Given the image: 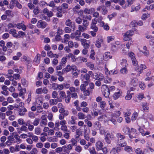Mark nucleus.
Listing matches in <instances>:
<instances>
[{
	"label": "nucleus",
	"instance_id": "a19ab883",
	"mask_svg": "<svg viewBox=\"0 0 154 154\" xmlns=\"http://www.w3.org/2000/svg\"><path fill=\"white\" fill-rule=\"evenodd\" d=\"M40 119L39 118H36L32 122V124L35 126H37L38 125Z\"/></svg>",
	"mask_w": 154,
	"mask_h": 154
},
{
	"label": "nucleus",
	"instance_id": "6e6d98bb",
	"mask_svg": "<svg viewBox=\"0 0 154 154\" xmlns=\"http://www.w3.org/2000/svg\"><path fill=\"white\" fill-rule=\"evenodd\" d=\"M137 98L140 100H142L144 98V95L143 93H140L137 95Z\"/></svg>",
	"mask_w": 154,
	"mask_h": 154
},
{
	"label": "nucleus",
	"instance_id": "680f3d73",
	"mask_svg": "<svg viewBox=\"0 0 154 154\" xmlns=\"http://www.w3.org/2000/svg\"><path fill=\"white\" fill-rule=\"evenodd\" d=\"M90 28L94 32H97L98 30V28L96 25H91Z\"/></svg>",
	"mask_w": 154,
	"mask_h": 154
},
{
	"label": "nucleus",
	"instance_id": "f8f14e48",
	"mask_svg": "<svg viewBox=\"0 0 154 154\" xmlns=\"http://www.w3.org/2000/svg\"><path fill=\"white\" fill-rule=\"evenodd\" d=\"M82 45L84 48H88L90 47L89 44L87 42V40L85 38L81 39L80 40Z\"/></svg>",
	"mask_w": 154,
	"mask_h": 154
},
{
	"label": "nucleus",
	"instance_id": "4c0bfd02",
	"mask_svg": "<svg viewBox=\"0 0 154 154\" xmlns=\"http://www.w3.org/2000/svg\"><path fill=\"white\" fill-rule=\"evenodd\" d=\"M123 132L126 134H129L130 131V128L126 126H124L122 129Z\"/></svg>",
	"mask_w": 154,
	"mask_h": 154
},
{
	"label": "nucleus",
	"instance_id": "6ab92c4d",
	"mask_svg": "<svg viewBox=\"0 0 154 154\" xmlns=\"http://www.w3.org/2000/svg\"><path fill=\"white\" fill-rule=\"evenodd\" d=\"M140 51L143 53L146 56H147L149 54V51L147 50V47L146 46H144L143 48V50L142 51L140 50Z\"/></svg>",
	"mask_w": 154,
	"mask_h": 154
},
{
	"label": "nucleus",
	"instance_id": "9d476101",
	"mask_svg": "<svg viewBox=\"0 0 154 154\" xmlns=\"http://www.w3.org/2000/svg\"><path fill=\"white\" fill-rule=\"evenodd\" d=\"M136 66V70H138V72L139 74H140L141 73L143 72V69H145L147 68V67L146 66V65L145 64H141L140 65V70H139V69L138 67V65Z\"/></svg>",
	"mask_w": 154,
	"mask_h": 154
},
{
	"label": "nucleus",
	"instance_id": "cd10ccee",
	"mask_svg": "<svg viewBox=\"0 0 154 154\" xmlns=\"http://www.w3.org/2000/svg\"><path fill=\"white\" fill-rule=\"evenodd\" d=\"M91 54L89 56V57L93 60H94L95 58L94 56L95 55V53L94 52V50L91 49L90 51Z\"/></svg>",
	"mask_w": 154,
	"mask_h": 154
},
{
	"label": "nucleus",
	"instance_id": "a18cd8bd",
	"mask_svg": "<svg viewBox=\"0 0 154 154\" xmlns=\"http://www.w3.org/2000/svg\"><path fill=\"white\" fill-rule=\"evenodd\" d=\"M59 94L61 98H64L66 96L65 92L63 91H60L59 92Z\"/></svg>",
	"mask_w": 154,
	"mask_h": 154
},
{
	"label": "nucleus",
	"instance_id": "2eb2a0df",
	"mask_svg": "<svg viewBox=\"0 0 154 154\" xmlns=\"http://www.w3.org/2000/svg\"><path fill=\"white\" fill-rule=\"evenodd\" d=\"M57 86V88H54V90L58 89L60 91L63 90L64 89L63 84H57L56 83H53L52 84V87L53 88Z\"/></svg>",
	"mask_w": 154,
	"mask_h": 154
},
{
	"label": "nucleus",
	"instance_id": "7ed1b4c3",
	"mask_svg": "<svg viewBox=\"0 0 154 154\" xmlns=\"http://www.w3.org/2000/svg\"><path fill=\"white\" fill-rule=\"evenodd\" d=\"M96 10L98 11H100L102 14L104 15L106 14L108 12L107 9L104 5L99 6Z\"/></svg>",
	"mask_w": 154,
	"mask_h": 154
},
{
	"label": "nucleus",
	"instance_id": "f03ea898",
	"mask_svg": "<svg viewBox=\"0 0 154 154\" xmlns=\"http://www.w3.org/2000/svg\"><path fill=\"white\" fill-rule=\"evenodd\" d=\"M101 89L104 96L105 97H108L110 94V90L107 86L103 85L101 87Z\"/></svg>",
	"mask_w": 154,
	"mask_h": 154
},
{
	"label": "nucleus",
	"instance_id": "f704fd0d",
	"mask_svg": "<svg viewBox=\"0 0 154 154\" xmlns=\"http://www.w3.org/2000/svg\"><path fill=\"white\" fill-rule=\"evenodd\" d=\"M16 0H11L10 2L9 8H10L12 9H13L14 7V5L15 4V3Z\"/></svg>",
	"mask_w": 154,
	"mask_h": 154
},
{
	"label": "nucleus",
	"instance_id": "13d9d810",
	"mask_svg": "<svg viewBox=\"0 0 154 154\" xmlns=\"http://www.w3.org/2000/svg\"><path fill=\"white\" fill-rule=\"evenodd\" d=\"M75 21L76 23L79 24H80L82 22V19L79 17H77L75 19Z\"/></svg>",
	"mask_w": 154,
	"mask_h": 154
},
{
	"label": "nucleus",
	"instance_id": "f3484780",
	"mask_svg": "<svg viewBox=\"0 0 154 154\" xmlns=\"http://www.w3.org/2000/svg\"><path fill=\"white\" fill-rule=\"evenodd\" d=\"M84 83L82 84L80 86V89L82 91H83L85 90L86 87L88 84V82L87 81H84Z\"/></svg>",
	"mask_w": 154,
	"mask_h": 154
},
{
	"label": "nucleus",
	"instance_id": "ea45409f",
	"mask_svg": "<svg viewBox=\"0 0 154 154\" xmlns=\"http://www.w3.org/2000/svg\"><path fill=\"white\" fill-rule=\"evenodd\" d=\"M14 138L16 140V142L17 144L20 143L22 141V140L20 138V136L18 134H16L14 136Z\"/></svg>",
	"mask_w": 154,
	"mask_h": 154
},
{
	"label": "nucleus",
	"instance_id": "20e7f679",
	"mask_svg": "<svg viewBox=\"0 0 154 154\" xmlns=\"http://www.w3.org/2000/svg\"><path fill=\"white\" fill-rule=\"evenodd\" d=\"M128 56L131 58L133 64L136 66L138 65L137 61L135 58L134 54L132 52H131L128 54Z\"/></svg>",
	"mask_w": 154,
	"mask_h": 154
},
{
	"label": "nucleus",
	"instance_id": "9b49d317",
	"mask_svg": "<svg viewBox=\"0 0 154 154\" xmlns=\"http://www.w3.org/2000/svg\"><path fill=\"white\" fill-rule=\"evenodd\" d=\"M103 146V143L100 141H98L96 143V148L97 151L101 150Z\"/></svg>",
	"mask_w": 154,
	"mask_h": 154
},
{
	"label": "nucleus",
	"instance_id": "de8ad7c7",
	"mask_svg": "<svg viewBox=\"0 0 154 154\" xmlns=\"http://www.w3.org/2000/svg\"><path fill=\"white\" fill-rule=\"evenodd\" d=\"M138 116V114L137 112H134L133 114L131 117V120L132 121H135L137 119Z\"/></svg>",
	"mask_w": 154,
	"mask_h": 154
},
{
	"label": "nucleus",
	"instance_id": "423d86ee",
	"mask_svg": "<svg viewBox=\"0 0 154 154\" xmlns=\"http://www.w3.org/2000/svg\"><path fill=\"white\" fill-rule=\"evenodd\" d=\"M134 34V32L132 31H128L124 34L123 39L125 41H127L129 40L130 36H132Z\"/></svg>",
	"mask_w": 154,
	"mask_h": 154
},
{
	"label": "nucleus",
	"instance_id": "49530a36",
	"mask_svg": "<svg viewBox=\"0 0 154 154\" xmlns=\"http://www.w3.org/2000/svg\"><path fill=\"white\" fill-rule=\"evenodd\" d=\"M125 146V147L124 149L125 151L128 152H130L131 151H133V149L131 146Z\"/></svg>",
	"mask_w": 154,
	"mask_h": 154
},
{
	"label": "nucleus",
	"instance_id": "f257e3e1",
	"mask_svg": "<svg viewBox=\"0 0 154 154\" xmlns=\"http://www.w3.org/2000/svg\"><path fill=\"white\" fill-rule=\"evenodd\" d=\"M116 136L118 138L117 141V146L118 147H123L126 145V143L124 141V139L125 138V137L124 135H122L120 133H118L116 134Z\"/></svg>",
	"mask_w": 154,
	"mask_h": 154
},
{
	"label": "nucleus",
	"instance_id": "c03bdc74",
	"mask_svg": "<svg viewBox=\"0 0 154 154\" xmlns=\"http://www.w3.org/2000/svg\"><path fill=\"white\" fill-rule=\"evenodd\" d=\"M121 114L120 112L119 111H116L115 113L112 115V117H119Z\"/></svg>",
	"mask_w": 154,
	"mask_h": 154
},
{
	"label": "nucleus",
	"instance_id": "aec40b11",
	"mask_svg": "<svg viewBox=\"0 0 154 154\" xmlns=\"http://www.w3.org/2000/svg\"><path fill=\"white\" fill-rule=\"evenodd\" d=\"M9 33L12 34L14 37L16 38H19V35H18V34L16 33V30L15 29H10L9 31Z\"/></svg>",
	"mask_w": 154,
	"mask_h": 154
},
{
	"label": "nucleus",
	"instance_id": "bf43d9fd",
	"mask_svg": "<svg viewBox=\"0 0 154 154\" xmlns=\"http://www.w3.org/2000/svg\"><path fill=\"white\" fill-rule=\"evenodd\" d=\"M127 69L125 67H124V68H122L120 70V72L122 74H126L127 73Z\"/></svg>",
	"mask_w": 154,
	"mask_h": 154
},
{
	"label": "nucleus",
	"instance_id": "052dcab7",
	"mask_svg": "<svg viewBox=\"0 0 154 154\" xmlns=\"http://www.w3.org/2000/svg\"><path fill=\"white\" fill-rule=\"evenodd\" d=\"M64 30L66 33H70L71 32L72 29L69 27H66L64 28Z\"/></svg>",
	"mask_w": 154,
	"mask_h": 154
},
{
	"label": "nucleus",
	"instance_id": "58836bf2",
	"mask_svg": "<svg viewBox=\"0 0 154 154\" xmlns=\"http://www.w3.org/2000/svg\"><path fill=\"white\" fill-rule=\"evenodd\" d=\"M87 29L86 27L82 25H79L78 26V29L82 32L86 30Z\"/></svg>",
	"mask_w": 154,
	"mask_h": 154
},
{
	"label": "nucleus",
	"instance_id": "e2e57ef3",
	"mask_svg": "<svg viewBox=\"0 0 154 154\" xmlns=\"http://www.w3.org/2000/svg\"><path fill=\"white\" fill-rule=\"evenodd\" d=\"M78 59L81 61L86 63L87 61V59L85 57H80L78 58Z\"/></svg>",
	"mask_w": 154,
	"mask_h": 154
},
{
	"label": "nucleus",
	"instance_id": "393cba45",
	"mask_svg": "<svg viewBox=\"0 0 154 154\" xmlns=\"http://www.w3.org/2000/svg\"><path fill=\"white\" fill-rule=\"evenodd\" d=\"M59 7H57V12L56 13V16L58 17H61L63 16V14L61 12V8L59 9Z\"/></svg>",
	"mask_w": 154,
	"mask_h": 154
},
{
	"label": "nucleus",
	"instance_id": "37998d69",
	"mask_svg": "<svg viewBox=\"0 0 154 154\" xmlns=\"http://www.w3.org/2000/svg\"><path fill=\"white\" fill-rule=\"evenodd\" d=\"M38 151L36 148H32V150L29 152L28 154H37Z\"/></svg>",
	"mask_w": 154,
	"mask_h": 154
},
{
	"label": "nucleus",
	"instance_id": "bb28decb",
	"mask_svg": "<svg viewBox=\"0 0 154 154\" xmlns=\"http://www.w3.org/2000/svg\"><path fill=\"white\" fill-rule=\"evenodd\" d=\"M75 151L78 153H80L82 150V148L80 145L76 146L75 148Z\"/></svg>",
	"mask_w": 154,
	"mask_h": 154
},
{
	"label": "nucleus",
	"instance_id": "1a4fd4ad",
	"mask_svg": "<svg viewBox=\"0 0 154 154\" xmlns=\"http://www.w3.org/2000/svg\"><path fill=\"white\" fill-rule=\"evenodd\" d=\"M122 93V92L121 90H118L117 91H116L113 95V97L114 100H116L119 98Z\"/></svg>",
	"mask_w": 154,
	"mask_h": 154
},
{
	"label": "nucleus",
	"instance_id": "2f4dec72",
	"mask_svg": "<svg viewBox=\"0 0 154 154\" xmlns=\"http://www.w3.org/2000/svg\"><path fill=\"white\" fill-rule=\"evenodd\" d=\"M22 54L20 52H18L17 53V55L13 56L12 59L14 60H18L19 59V57Z\"/></svg>",
	"mask_w": 154,
	"mask_h": 154
},
{
	"label": "nucleus",
	"instance_id": "72a5a7b5",
	"mask_svg": "<svg viewBox=\"0 0 154 154\" xmlns=\"http://www.w3.org/2000/svg\"><path fill=\"white\" fill-rule=\"evenodd\" d=\"M42 132V129L41 128L39 127L36 128L35 129V134L37 135H39Z\"/></svg>",
	"mask_w": 154,
	"mask_h": 154
},
{
	"label": "nucleus",
	"instance_id": "4d7b16f0",
	"mask_svg": "<svg viewBox=\"0 0 154 154\" xmlns=\"http://www.w3.org/2000/svg\"><path fill=\"white\" fill-rule=\"evenodd\" d=\"M100 108L103 109L106 106V103L105 101H103L100 102Z\"/></svg>",
	"mask_w": 154,
	"mask_h": 154
},
{
	"label": "nucleus",
	"instance_id": "5701e85b",
	"mask_svg": "<svg viewBox=\"0 0 154 154\" xmlns=\"http://www.w3.org/2000/svg\"><path fill=\"white\" fill-rule=\"evenodd\" d=\"M86 66L88 67L91 70H93L95 69L94 68V64L91 62H88L85 64Z\"/></svg>",
	"mask_w": 154,
	"mask_h": 154
},
{
	"label": "nucleus",
	"instance_id": "79ce46f5",
	"mask_svg": "<svg viewBox=\"0 0 154 154\" xmlns=\"http://www.w3.org/2000/svg\"><path fill=\"white\" fill-rule=\"evenodd\" d=\"M40 55L39 54H37L36 56L35 57L34 61L38 64L40 63Z\"/></svg>",
	"mask_w": 154,
	"mask_h": 154
},
{
	"label": "nucleus",
	"instance_id": "b1692460",
	"mask_svg": "<svg viewBox=\"0 0 154 154\" xmlns=\"http://www.w3.org/2000/svg\"><path fill=\"white\" fill-rule=\"evenodd\" d=\"M1 125L4 128H6L8 126L7 120L5 119L2 121L1 122Z\"/></svg>",
	"mask_w": 154,
	"mask_h": 154
},
{
	"label": "nucleus",
	"instance_id": "603ef678",
	"mask_svg": "<svg viewBox=\"0 0 154 154\" xmlns=\"http://www.w3.org/2000/svg\"><path fill=\"white\" fill-rule=\"evenodd\" d=\"M62 149L65 152V153H66L68 154L70 152V151L68 150L66 145L63 146L62 147Z\"/></svg>",
	"mask_w": 154,
	"mask_h": 154
},
{
	"label": "nucleus",
	"instance_id": "69168bd1",
	"mask_svg": "<svg viewBox=\"0 0 154 154\" xmlns=\"http://www.w3.org/2000/svg\"><path fill=\"white\" fill-rule=\"evenodd\" d=\"M70 141L72 143L71 144L73 145V146H76L77 145V141L74 138H72L71 140Z\"/></svg>",
	"mask_w": 154,
	"mask_h": 154
},
{
	"label": "nucleus",
	"instance_id": "a878e982",
	"mask_svg": "<svg viewBox=\"0 0 154 154\" xmlns=\"http://www.w3.org/2000/svg\"><path fill=\"white\" fill-rule=\"evenodd\" d=\"M130 91L128 90L127 91V95L125 96V99L127 100H129L132 98L133 94L130 93Z\"/></svg>",
	"mask_w": 154,
	"mask_h": 154
},
{
	"label": "nucleus",
	"instance_id": "412c9836",
	"mask_svg": "<svg viewBox=\"0 0 154 154\" xmlns=\"http://www.w3.org/2000/svg\"><path fill=\"white\" fill-rule=\"evenodd\" d=\"M17 27L19 29H22L23 30H25L26 29V26L22 23H19L17 24Z\"/></svg>",
	"mask_w": 154,
	"mask_h": 154
},
{
	"label": "nucleus",
	"instance_id": "a211bd4d",
	"mask_svg": "<svg viewBox=\"0 0 154 154\" xmlns=\"http://www.w3.org/2000/svg\"><path fill=\"white\" fill-rule=\"evenodd\" d=\"M131 84L132 85L135 87L137 85L138 83L137 79L134 78H131Z\"/></svg>",
	"mask_w": 154,
	"mask_h": 154
},
{
	"label": "nucleus",
	"instance_id": "864d4df0",
	"mask_svg": "<svg viewBox=\"0 0 154 154\" xmlns=\"http://www.w3.org/2000/svg\"><path fill=\"white\" fill-rule=\"evenodd\" d=\"M89 22L86 20H83L82 25L85 26L87 28V27L89 25Z\"/></svg>",
	"mask_w": 154,
	"mask_h": 154
},
{
	"label": "nucleus",
	"instance_id": "774afa93",
	"mask_svg": "<svg viewBox=\"0 0 154 154\" xmlns=\"http://www.w3.org/2000/svg\"><path fill=\"white\" fill-rule=\"evenodd\" d=\"M118 152V149L116 150L115 148H113L110 152V154H116Z\"/></svg>",
	"mask_w": 154,
	"mask_h": 154
},
{
	"label": "nucleus",
	"instance_id": "3c124183",
	"mask_svg": "<svg viewBox=\"0 0 154 154\" xmlns=\"http://www.w3.org/2000/svg\"><path fill=\"white\" fill-rule=\"evenodd\" d=\"M121 65L123 66L126 67L128 65L127 60L125 59H123L121 63Z\"/></svg>",
	"mask_w": 154,
	"mask_h": 154
},
{
	"label": "nucleus",
	"instance_id": "4be33fe9",
	"mask_svg": "<svg viewBox=\"0 0 154 154\" xmlns=\"http://www.w3.org/2000/svg\"><path fill=\"white\" fill-rule=\"evenodd\" d=\"M103 57L105 59L108 60L111 59L112 57V56L111 55L110 52H106L104 53L103 55Z\"/></svg>",
	"mask_w": 154,
	"mask_h": 154
},
{
	"label": "nucleus",
	"instance_id": "4468645a",
	"mask_svg": "<svg viewBox=\"0 0 154 154\" xmlns=\"http://www.w3.org/2000/svg\"><path fill=\"white\" fill-rule=\"evenodd\" d=\"M95 11V9L94 8H91L90 9L85 8L84 10V12L86 14H92Z\"/></svg>",
	"mask_w": 154,
	"mask_h": 154
},
{
	"label": "nucleus",
	"instance_id": "338daca9",
	"mask_svg": "<svg viewBox=\"0 0 154 154\" xmlns=\"http://www.w3.org/2000/svg\"><path fill=\"white\" fill-rule=\"evenodd\" d=\"M135 152L137 154H144V152L140 148H137L136 149Z\"/></svg>",
	"mask_w": 154,
	"mask_h": 154
},
{
	"label": "nucleus",
	"instance_id": "c9c22d12",
	"mask_svg": "<svg viewBox=\"0 0 154 154\" xmlns=\"http://www.w3.org/2000/svg\"><path fill=\"white\" fill-rule=\"evenodd\" d=\"M5 14L8 17H13L14 14L12 13V11L10 10H7L5 11Z\"/></svg>",
	"mask_w": 154,
	"mask_h": 154
},
{
	"label": "nucleus",
	"instance_id": "39448f33",
	"mask_svg": "<svg viewBox=\"0 0 154 154\" xmlns=\"http://www.w3.org/2000/svg\"><path fill=\"white\" fill-rule=\"evenodd\" d=\"M77 69L76 66L74 65H72L71 66L69 65H68L65 68L63 69V72H68L72 70H76Z\"/></svg>",
	"mask_w": 154,
	"mask_h": 154
},
{
	"label": "nucleus",
	"instance_id": "e433bc0d",
	"mask_svg": "<svg viewBox=\"0 0 154 154\" xmlns=\"http://www.w3.org/2000/svg\"><path fill=\"white\" fill-rule=\"evenodd\" d=\"M50 105L52 106L57 104V101L56 99H51L49 101Z\"/></svg>",
	"mask_w": 154,
	"mask_h": 154
},
{
	"label": "nucleus",
	"instance_id": "0e129e2a",
	"mask_svg": "<svg viewBox=\"0 0 154 154\" xmlns=\"http://www.w3.org/2000/svg\"><path fill=\"white\" fill-rule=\"evenodd\" d=\"M61 6V9L63 8L65 10L67 9L69 7V6L68 4L65 3H64L62 4Z\"/></svg>",
	"mask_w": 154,
	"mask_h": 154
},
{
	"label": "nucleus",
	"instance_id": "473e14b6",
	"mask_svg": "<svg viewBox=\"0 0 154 154\" xmlns=\"http://www.w3.org/2000/svg\"><path fill=\"white\" fill-rule=\"evenodd\" d=\"M105 117H106V115H101L98 117V119L100 121L104 120L105 122H108L107 120L105 119Z\"/></svg>",
	"mask_w": 154,
	"mask_h": 154
},
{
	"label": "nucleus",
	"instance_id": "dca6fc26",
	"mask_svg": "<svg viewBox=\"0 0 154 154\" xmlns=\"http://www.w3.org/2000/svg\"><path fill=\"white\" fill-rule=\"evenodd\" d=\"M141 105L142 106L143 110L146 112H148L149 109L148 104L146 102L141 103Z\"/></svg>",
	"mask_w": 154,
	"mask_h": 154
},
{
	"label": "nucleus",
	"instance_id": "ddd939ff",
	"mask_svg": "<svg viewBox=\"0 0 154 154\" xmlns=\"http://www.w3.org/2000/svg\"><path fill=\"white\" fill-rule=\"evenodd\" d=\"M27 110L23 107H19L18 110L19 114L20 116H23L26 112Z\"/></svg>",
	"mask_w": 154,
	"mask_h": 154
},
{
	"label": "nucleus",
	"instance_id": "09e8293b",
	"mask_svg": "<svg viewBox=\"0 0 154 154\" xmlns=\"http://www.w3.org/2000/svg\"><path fill=\"white\" fill-rule=\"evenodd\" d=\"M72 23V22L71 20L69 19L66 20L65 22V25L68 26H71Z\"/></svg>",
	"mask_w": 154,
	"mask_h": 154
},
{
	"label": "nucleus",
	"instance_id": "8fccbe9b",
	"mask_svg": "<svg viewBox=\"0 0 154 154\" xmlns=\"http://www.w3.org/2000/svg\"><path fill=\"white\" fill-rule=\"evenodd\" d=\"M64 133V134L63 135V137L66 139H69L70 137V131H69V132H65Z\"/></svg>",
	"mask_w": 154,
	"mask_h": 154
},
{
	"label": "nucleus",
	"instance_id": "6e6552de",
	"mask_svg": "<svg viewBox=\"0 0 154 154\" xmlns=\"http://www.w3.org/2000/svg\"><path fill=\"white\" fill-rule=\"evenodd\" d=\"M47 25L48 24L46 22L42 21L41 20L39 21L37 24L38 27L42 28H45Z\"/></svg>",
	"mask_w": 154,
	"mask_h": 154
},
{
	"label": "nucleus",
	"instance_id": "5fc2aeb1",
	"mask_svg": "<svg viewBox=\"0 0 154 154\" xmlns=\"http://www.w3.org/2000/svg\"><path fill=\"white\" fill-rule=\"evenodd\" d=\"M60 129L62 131H63L64 132H69V131L68 130L67 128V126L65 125L61 126V128H60Z\"/></svg>",
	"mask_w": 154,
	"mask_h": 154
},
{
	"label": "nucleus",
	"instance_id": "c85d7f7f",
	"mask_svg": "<svg viewBox=\"0 0 154 154\" xmlns=\"http://www.w3.org/2000/svg\"><path fill=\"white\" fill-rule=\"evenodd\" d=\"M78 118L80 119H84L85 118V115L82 112H79L78 113Z\"/></svg>",
	"mask_w": 154,
	"mask_h": 154
},
{
	"label": "nucleus",
	"instance_id": "0eeeda50",
	"mask_svg": "<svg viewBox=\"0 0 154 154\" xmlns=\"http://www.w3.org/2000/svg\"><path fill=\"white\" fill-rule=\"evenodd\" d=\"M41 121L40 123V126L43 127L45 126L47 123V120L45 115H42L41 117Z\"/></svg>",
	"mask_w": 154,
	"mask_h": 154
},
{
	"label": "nucleus",
	"instance_id": "c756f323",
	"mask_svg": "<svg viewBox=\"0 0 154 154\" xmlns=\"http://www.w3.org/2000/svg\"><path fill=\"white\" fill-rule=\"evenodd\" d=\"M84 91V94L85 96H88L91 93H92V90H90L89 88H88Z\"/></svg>",
	"mask_w": 154,
	"mask_h": 154
},
{
	"label": "nucleus",
	"instance_id": "7c9ffc66",
	"mask_svg": "<svg viewBox=\"0 0 154 154\" xmlns=\"http://www.w3.org/2000/svg\"><path fill=\"white\" fill-rule=\"evenodd\" d=\"M140 8V5H138L137 6L134 7V6H132L131 7V11L133 12L134 11H137L139 10Z\"/></svg>",
	"mask_w": 154,
	"mask_h": 154
}]
</instances>
